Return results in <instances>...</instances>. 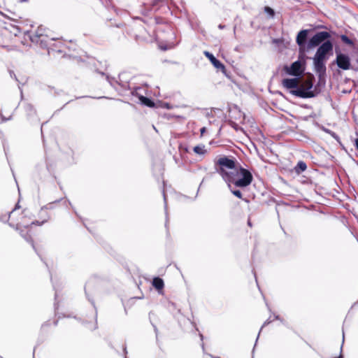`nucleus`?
Masks as SVG:
<instances>
[{"label": "nucleus", "instance_id": "f257e3e1", "mask_svg": "<svg viewBox=\"0 0 358 358\" xmlns=\"http://www.w3.org/2000/svg\"><path fill=\"white\" fill-rule=\"evenodd\" d=\"M236 159L233 157L223 156L215 163V170L225 182H234L235 187L245 188L253 180L252 173L241 166H236Z\"/></svg>", "mask_w": 358, "mask_h": 358}, {"label": "nucleus", "instance_id": "f03ea898", "mask_svg": "<svg viewBox=\"0 0 358 358\" xmlns=\"http://www.w3.org/2000/svg\"><path fill=\"white\" fill-rule=\"evenodd\" d=\"M307 57L305 53L299 54V58L289 66H284V70L287 74L294 77L300 78L306 69V59Z\"/></svg>", "mask_w": 358, "mask_h": 358}, {"label": "nucleus", "instance_id": "7ed1b4c3", "mask_svg": "<svg viewBox=\"0 0 358 358\" xmlns=\"http://www.w3.org/2000/svg\"><path fill=\"white\" fill-rule=\"evenodd\" d=\"M320 92L319 89L313 87V83L311 80L307 83L306 86L299 85L296 90L289 91L291 94L302 99L315 97Z\"/></svg>", "mask_w": 358, "mask_h": 358}, {"label": "nucleus", "instance_id": "20e7f679", "mask_svg": "<svg viewBox=\"0 0 358 358\" xmlns=\"http://www.w3.org/2000/svg\"><path fill=\"white\" fill-rule=\"evenodd\" d=\"M331 36L329 32L326 31H318L315 33L308 41V50L315 47H319L325 41H331Z\"/></svg>", "mask_w": 358, "mask_h": 358}, {"label": "nucleus", "instance_id": "39448f33", "mask_svg": "<svg viewBox=\"0 0 358 358\" xmlns=\"http://www.w3.org/2000/svg\"><path fill=\"white\" fill-rule=\"evenodd\" d=\"M124 74L120 76V84L122 85L124 90H128L130 91L131 96H136L138 100H141L146 94V90L144 87L138 86L131 87L128 81H124L122 78Z\"/></svg>", "mask_w": 358, "mask_h": 358}, {"label": "nucleus", "instance_id": "423d86ee", "mask_svg": "<svg viewBox=\"0 0 358 358\" xmlns=\"http://www.w3.org/2000/svg\"><path fill=\"white\" fill-rule=\"evenodd\" d=\"M334 44L331 41H325L317 49L315 56L328 59L330 55H333Z\"/></svg>", "mask_w": 358, "mask_h": 358}, {"label": "nucleus", "instance_id": "0eeeda50", "mask_svg": "<svg viewBox=\"0 0 358 358\" xmlns=\"http://www.w3.org/2000/svg\"><path fill=\"white\" fill-rule=\"evenodd\" d=\"M336 60L334 62L337 66L344 71L349 70L351 69V60L350 57L344 53L341 52H336Z\"/></svg>", "mask_w": 358, "mask_h": 358}, {"label": "nucleus", "instance_id": "6e6552de", "mask_svg": "<svg viewBox=\"0 0 358 358\" xmlns=\"http://www.w3.org/2000/svg\"><path fill=\"white\" fill-rule=\"evenodd\" d=\"M308 30L303 29L301 30L296 36V43L299 48V52L301 54L304 53L306 50H308Z\"/></svg>", "mask_w": 358, "mask_h": 358}, {"label": "nucleus", "instance_id": "1a4fd4ad", "mask_svg": "<svg viewBox=\"0 0 358 358\" xmlns=\"http://www.w3.org/2000/svg\"><path fill=\"white\" fill-rule=\"evenodd\" d=\"M314 69L318 75L319 79L321 80L326 75V65L325 62L327 59L320 58L316 56L313 57Z\"/></svg>", "mask_w": 358, "mask_h": 358}, {"label": "nucleus", "instance_id": "9d476101", "mask_svg": "<svg viewBox=\"0 0 358 358\" xmlns=\"http://www.w3.org/2000/svg\"><path fill=\"white\" fill-rule=\"evenodd\" d=\"M29 39L32 43L38 44L43 49L49 48L50 43L55 40V38H50L47 34L41 37L37 35H29Z\"/></svg>", "mask_w": 358, "mask_h": 358}, {"label": "nucleus", "instance_id": "9b49d317", "mask_svg": "<svg viewBox=\"0 0 358 358\" xmlns=\"http://www.w3.org/2000/svg\"><path fill=\"white\" fill-rule=\"evenodd\" d=\"M204 55L210 61L212 64L217 69H220L222 72L227 76L225 66L218 60L212 53L205 51Z\"/></svg>", "mask_w": 358, "mask_h": 358}, {"label": "nucleus", "instance_id": "f8f14e48", "mask_svg": "<svg viewBox=\"0 0 358 358\" xmlns=\"http://www.w3.org/2000/svg\"><path fill=\"white\" fill-rule=\"evenodd\" d=\"M299 78L295 77L292 78H285L282 81L284 87L289 91L294 90L299 86L298 80Z\"/></svg>", "mask_w": 358, "mask_h": 358}, {"label": "nucleus", "instance_id": "ddd939ff", "mask_svg": "<svg viewBox=\"0 0 358 358\" xmlns=\"http://www.w3.org/2000/svg\"><path fill=\"white\" fill-rule=\"evenodd\" d=\"M229 115L231 118L240 120L245 117V114L241 112L236 105H233L229 108Z\"/></svg>", "mask_w": 358, "mask_h": 358}, {"label": "nucleus", "instance_id": "4468645a", "mask_svg": "<svg viewBox=\"0 0 358 358\" xmlns=\"http://www.w3.org/2000/svg\"><path fill=\"white\" fill-rule=\"evenodd\" d=\"M15 229L17 231H19V233L20 234V236L28 243H31L33 249L37 252V250L35 248V245H34V241L30 235V234L26 231V229H20L19 227H18V224L16 225V228Z\"/></svg>", "mask_w": 358, "mask_h": 358}, {"label": "nucleus", "instance_id": "2eb2a0df", "mask_svg": "<svg viewBox=\"0 0 358 358\" xmlns=\"http://www.w3.org/2000/svg\"><path fill=\"white\" fill-rule=\"evenodd\" d=\"M124 74V76L122 78V79L124 80V81H127V79L125 78V76H126V73H120L119 76L120 75H122ZM106 80L108 82V83L114 88H115V85H118L120 86H121L122 87V85L120 84V76H118V80L115 79V78L113 77H111L110 76H106Z\"/></svg>", "mask_w": 358, "mask_h": 358}, {"label": "nucleus", "instance_id": "dca6fc26", "mask_svg": "<svg viewBox=\"0 0 358 358\" xmlns=\"http://www.w3.org/2000/svg\"><path fill=\"white\" fill-rule=\"evenodd\" d=\"M87 286L88 285H86L85 287V295H86V297L88 299V301H90V303H92V305L93 306V307L95 309V315H94L95 323L93 325V327L92 328H90V329L91 330H95V329H96L98 328V325H97V310H96V308L94 300L90 297V295H89V294L87 292Z\"/></svg>", "mask_w": 358, "mask_h": 358}, {"label": "nucleus", "instance_id": "f3484780", "mask_svg": "<svg viewBox=\"0 0 358 358\" xmlns=\"http://www.w3.org/2000/svg\"><path fill=\"white\" fill-rule=\"evenodd\" d=\"M152 286L158 291L162 290L164 287V280L159 277H155L152 282Z\"/></svg>", "mask_w": 358, "mask_h": 358}, {"label": "nucleus", "instance_id": "a211bd4d", "mask_svg": "<svg viewBox=\"0 0 358 358\" xmlns=\"http://www.w3.org/2000/svg\"><path fill=\"white\" fill-rule=\"evenodd\" d=\"M228 188L229 189L230 192L233 195L238 197V199H243V194L241 190L234 189L232 186L234 185L235 186L234 182H226Z\"/></svg>", "mask_w": 358, "mask_h": 358}, {"label": "nucleus", "instance_id": "6ab92c4d", "mask_svg": "<svg viewBox=\"0 0 358 358\" xmlns=\"http://www.w3.org/2000/svg\"><path fill=\"white\" fill-rule=\"evenodd\" d=\"M307 169V165L303 161H299L294 167L295 172L298 174L305 171Z\"/></svg>", "mask_w": 358, "mask_h": 358}, {"label": "nucleus", "instance_id": "aec40b11", "mask_svg": "<svg viewBox=\"0 0 358 358\" xmlns=\"http://www.w3.org/2000/svg\"><path fill=\"white\" fill-rule=\"evenodd\" d=\"M139 101L142 105L150 107V108H152L155 106L154 101L151 99H150L145 96L144 97H143L141 100H139Z\"/></svg>", "mask_w": 358, "mask_h": 358}, {"label": "nucleus", "instance_id": "412c9836", "mask_svg": "<svg viewBox=\"0 0 358 358\" xmlns=\"http://www.w3.org/2000/svg\"><path fill=\"white\" fill-rule=\"evenodd\" d=\"M46 31L45 28L43 26H40L38 27L37 30L34 33H31L29 31H27V35L29 37V35H37L38 36H42L46 35L45 33Z\"/></svg>", "mask_w": 358, "mask_h": 358}, {"label": "nucleus", "instance_id": "4be33fe9", "mask_svg": "<svg viewBox=\"0 0 358 358\" xmlns=\"http://www.w3.org/2000/svg\"><path fill=\"white\" fill-rule=\"evenodd\" d=\"M193 150L196 154L200 155H203L207 152L205 149V145L202 144L194 146Z\"/></svg>", "mask_w": 358, "mask_h": 358}, {"label": "nucleus", "instance_id": "5701e85b", "mask_svg": "<svg viewBox=\"0 0 358 358\" xmlns=\"http://www.w3.org/2000/svg\"><path fill=\"white\" fill-rule=\"evenodd\" d=\"M27 115L32 116L36 114V110L31 103H27L24 106Z\"/></svg>", "mask_w": 358, "mask_h": 358}, {"label": "nucleus", "instance_id": "b1692460", "mask_svg": "<svg viewBox=\"0 0 358 358\" xmlns=\"http://www.w3.org/2000/svg\"><path fill=\"white\" fill-rule=\"evenodd\" d=\"M340 38L342 42L345 44H347L350 46H353L355 45L354 41L345 34H341Z\"/></svg>", "mask_w": 358, "mask_h": 358}, {"label": "nucleus", "instance_id": "393cba45", "mask_svg": "<svg viewBox=\"0 0 358 358\" xmlns=\"http://www.w3.org/2000/svg\"><path fill=\"white\" fill-rule=\"evenodd\" d=\"M323 131L324 132H326L327 134H329L332 138H334L338 143H341V140H340V137L338 136V135L337 134H336L334 131L329 129H326V128H323Z\"/></svg>", "mask_w": 358, "mask_h": 358}, {"label": "nucleus", "instance_id": "a878e982", "mask_svg": "<svg viewBox=\"0 0 358 358\" xmlns=\"http://www.w3.org/2000/svg\"><path fill=\"white\" fill-rule=\"evenodd\" d=\"M162 194H163V197H164V209H165V214H166V223H165V226L167 227V223H168L167 203H166V196L164 190H163Z\"/></svg>", "mask_w": 358, "mask_h": 358}, {"label": "nucleus", "instance_id": "bb28decb", "mask_svg": "<svg viewBox=\"0 0 358 358\" xmlns=\"http://www.w3.org/2000/svg\"><path fill=\"white\" fill-rule=\"evenodd\" d=\"M61 201V199H58L55 201L54 202H51L49 204L44 206L41 208V211H43L44 209H52L54 208L53 204L55 203H59Z\"/></svg>", "mask_w": 358, "mask_h": 358}, {"label": "nucleus", "instance_id": "cd10ccee", "mask_svg": "<svg viewBox=\"0 0 358 358\" xmlns=\"http://www.w3.org/2000/svg\"><path fill=\"white\" fill-rule=\"evenodd\" d=\"M49 219V216L47 215L43 220H42L41 222H39L38 220H36V221H34L31 223V225H42L45 222H46Z\"/></svg>", "mask_w": 358, "mask_h": 358}, {"label": "nucleus", "instance_id": "c85d7f7f", "mask_svg": "<svg viewBox=\"0 0 358 358\" xmlns=\"http://www.w3.org/2000/svg\"><path fill=\"white\" fill-rule=\"evenodd\" d=\"M264 11L268 13V15H270L271 16H273L274 14H275V12L273 10V8H271V7H268V6H266L264 8Z\"/></svg>", "mask_w": 358, "mask_h": 358}, {"label": "nucleus", "instance_id": "c756f323", "mask_svg": "<svg viewBox=\"0 0 358 358\" xmlns=\"http://www.w3.org/2000/svg\"><path fill=\"white\" fill-rule=\"evenodd\" d=\"M271 322H272V320L271 319V317L267 319L263 324V325L262 326V328L260 329L259 331H262V328L264 327L265 326L268 325V324H270ZM259 334H260V332H259ZM258 336H259V334H258ZM258 338H259V336H257V339H256V343L258 341Z\"/></svg>", "mask_w": 358, "mask_h": 358}, {"label": "nucleus", "instance_id": "7c9ffc66", "mask_svg": "<svg viewBox=\"0 0 358 358\" xmlns=\"http://www.w3.org/2000/svg\"><path fill=\"white\" fill-rule=\"evenodd\" d=\"M230 126L234 128L235 130L238 131L241 129V127L238 126V124H236L235 122L230 120L229 121Z\"/></svg>", "mask_w": 358, "mask_h": 358}, {"label": "nucleus", "instance_id": "2f4dec72", "mask_svg": "<svg viewBox=\"0 0 358 358\" xmlns=\"http://www.w3.org/2000/svg\"><path fill=\"white\" fill-rule=\"evenodd\" d=\"M12 214V212H10L8 215V217H6L5 216L0 217V220L4 223H8V220L10 217V215Z\"/></svg>", "mask_w": 358, "mask_h": 358}, {"label": "nucleus", "instance_id": "473e14b6", "mask_svg": "<svg viewBox=\"0 0 358 358\" xmlns=\"http://www.w3.org/2000/svg\"><path fill=\"white\" fill-rule=\"evenodd\" d=\"M100 1L106 8H109L111 6V0H100Z\"/></svg>", "mask_w": 358, "mask_h": 358}, {"label": "nucleus", "instance_id": "72a5a7b5", "mask_svg": "<svg viewBox=\"0 0 358 358\" xmlns=\"http://www.w3.org/2000/svg\"><path fill=\"white\" fill-rule=\"evenodd\" d=\"M57 297H58V294H57V292L55 291V309L57 310L58 308V304H57Z\"/></svg>", "mask_w": 358, "mask_h": 358}, {"label": "nucleus", "instance_id": "f704fd0d", "mask_svg": "<svg viewBox=\"0 0 358 358\" xmlns=\"http://www.w3.org/2000/svg\"><path fill=\"white\" fill-rule=\"evenodd\" d=\"M10 76L11 78H14L15 80H17V76L13 71H10Z\"/></svg>", "mask_w": 358, "mask_h": 358}, {"label": "nucleus", "instance_id": "c9c22d12", "mask_svg": "<svg viewBox=\"0 0 358 358\" xmlns=\"http://www.w3.org/2000/svg\"><path fill=\"white\" fill-rule=\"evenodd\" d=\"M123 352H124V358H127V357L126 356V355L127 354V346L126 345H124V347H123Z\"/></svg>", "mask_w": 358, "mask_h": 358}, {"label": "nucleus", "instance_id": "e433bc0d", "mask_svg": "<svg viewBox=\"0 0 358 358\" xmlns=\"http://www.w3.org/2000/svg\"><path fill=\"white\" fill-rule=\"evenodd\" d=\"M274 320H280L281 322H283V320H282V319H280V316H279V315H274Z\"/></svg>", "mask_w": 358, "mask_h": 358}, {"label": "nucleus", "instance_id": "4c0bfd02", "mask_svg": "<svg viewBox=\"0 0 358 358\" xmlns=\"http://www.w3.org/2000/svg\"><path fill=\"white\" fill-rule=\"evenodd\" d=\"M206 127L201 128V129H200L201 134L203 135L206 132Z\"/></svg>", "mask_w": 358, "mask_h": 358}, {"label": "nucleus", "instance_id": "58836bf2", "mask_svg": "<svg viewBox=\"0 0 358 358\" xmlns=\"http://www.w3.org/2000/svg\"><path fill=\"white\" fill-rule=\"evenodd\" d=\"M198 170H200V171H203V172H206L207 169L205 168V167H202V166H199L198 167Z\"/></svg>", "mask_w": 358, "mask_h": 358}, {"label": "nucleus", "instance_id": "ea45409f", "mask_svg": "<svg viewBox=\"0 0 358 358\" xmlns=\"http://www.w3.org/2000/svg\"><path fill=\"white\" fill-rule=\"evenodd\" d=\"M20 208V206L19 203H17V204L15 205V206L14 209L11 211V212H12V213H13V211H15V210H17V209H18V208Z\"/></svg>", "mask_w": 358, "mask_h": 358}, {"label": "nucleus", "instance_id": "a19ab883", "mask_svg": "<svg viewBox=\"0 0 358 358\" xmlns=\"http://www.w3.org/2000/svg\"><path fill=\"white\" fill-rule=\"evenodd\" d=\"M1 117H2V121H3V122H6V121H7V120H10V117H8V118H6V117H4L2 115V116H1Z\"/></svg>", "mask_w": 358, "mask_h": 358}, {"label": "nucleus", "instance_id": "79ce46f5", "mask_svg": "<svg viewBox=\"0 0 358 358\" xmlns=\"http://www.w3.org/2000/svg\"><path fill=\"white\" fill-rule=\"evenodd\" d=\"M153 327H154L155 332L156 334V336L157 337L158 329L155 325H153Z\"/></svg>", "mask_w": 358, "mask_h": 358}, {"label": "nucleus", "instance_id": "37998d69", "mask_svg": "<svg viewBox=\"0 0 358 358\" xmlns=\"http://www.w3.org/2000/svg\"><path fill=\"white\" fill-rule=\"evenodd\" d=\"M22 214L24 215V217L28 216L27 210H24L22 211Z\"/></svg>", "mask_w": 358, "mask_h": 358}, {"label": "nucleus", "instance_id": "c03bdc74", "mask_svg": "<svg viewBox=\"0 0 358 358\" xmlns=\"http://www.w3.org/2000/svg\"><path fill=\"white\" fill-rule=\"evenodd\" d=\"M224 27H225V26H224V25H223V24H219V26H218V28H219L220 29H223Z\"/></svg>", "mask_w": 358, "mask_h": 358}, {"label": "nucleus", "instance_id": "a18cd8bd", "mask_svg": "<svg viewBox=\"0 0 358 358\" xmlns=\"http://www.w3.org/2000/svg\"><path fill=\"white\" fill-rule=\"evenodd\" d=\"M8 225H9L10 227H13V228H14V229H15V228H16V226H15V225H14V224H13L12 223H9V222H8Z\"/></svg>", "mask_w": 358, "mask_h": 358}, {"label": "nucleus", "instance_id": "49530a36", "mask_svg": "<svg viewBox=\"0 0 358 358\" xmlns=\"http://www.w3.org/2000/svg\"><path fill=\"white\" fill-rule=\"evenodd\" d=\"M199 337H200V338H201V341H203V334H201V333L199 334Z\"/></svg>", "mask_w": 358, "mask_h": 358}, {"label": "nucleus", "instance_id": "de8ad7c7", "mask_svg": "<svg viewBox=\"0 0 358 358\" xmlns=\"http://www.w3.org/2000/svg\"><path fill=\"white\" fill-rule=\"evenodd\" d=\"M204 180H205V178H203L202 179V181H201V185H202V183L203 182Z\"/></svg>", "mask_w": 358, "mask_h": 358}, {"label": "nucleus", "instance_id": "09e8293b", "mask_svg": "<svg viewBox=\"0 0 358 358\" xmlns=\"http://www.w3.org/2000/svg\"><path fill=\"white\" fill-rule=\"evenodd\" d=\"M103 98H106V96H101V97H99V99H103Z\"/></svg>", "mask_w": 358, "mask_h": 358}, {"label": "nucleus", "instance_id": "8fccbe9b", "mask_svg": "<svg viewBox=\"0 0 358 358\" xmlns=\"http://www.w3.org/2000/svg\"><path fill=\"white\" fill-rule=\"evenodd\" d=\"M57 324V320L55 322V325Z\"/></svg>", "mask_w": 358, "mask_h": 358}, {"label": "nucleus", "instance_id": "3c124183", "mask_svg": "<svg viewBox=\"0 0 358 358\" xmlns=\"http://www.w3.org/2000/svg\"><path fill=\"white\" fill-rule=\"evenodd\" d=\"M201 346H202V348L203 349L204 348V344L202 343Z\"/></svg>", "mask_w": 358, "mask_h": 358}, {"label": "nucleus", "instance_id": "603ef678", "mask_svg": "<svg viewBox=\"0 0 358 358\" xmlns=\"http://www.w3.org/2000/svg\"><path fill=\"white\" fill-rule=\"evenodd\" d=\"M100 73H101V75H103V76L104 75V73H103V72H100Z\"/></svg>", "mask_w": 358, "mask_h": 358}, {"label": "nucleus", "instance_id": "864d4df0", "mask_svg": "<svg viewBox=\"0 0 358 358\" xmlns=\"http://www.w3.org/2000/svg\"><path fill=\"white\" fill-rule=\"evenodd\" d=\"M248 224L251 225V222L250 221H248Z\"/></svg>", "mask_w": 358, "mask_h": 358}, {"label": "nucleus", "instance_id": "5fc2aeb1", "mask_svg": "<svg viewBox=\"0 0 358 358\" xmlns=\"http://www.w3.org/2000/svg\"><path fill=\"white\" fill-rule=\"evenodd\" d=\"M215 358H220V357H215Z\"/></svg>", "mask_w": 358, "mask_h": 358}]
</instances>
